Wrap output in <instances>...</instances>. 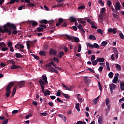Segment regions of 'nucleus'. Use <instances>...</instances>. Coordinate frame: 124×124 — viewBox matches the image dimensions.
<instances>
[{"label": "nucleus", "mask_w": 124, "mask_h": 124, "mask_svg": "<svg viewBox=\"0 0 124 124\" xmlns=\"http://www.w3.org/2000/svg\"><path fill=\"white\" fill-rule=\"evenodd\" d=\"M7 26L9 28V30H11V31H14L12 32L13 34H16V33H18V31L16 30H17V27H16V25L13 23H11L10 22L7 23Z\"/></svg>", "instance_id": "nucleus-1"}, {"label": "nucleus", "mask_w": 124, "mask_h": 124, "mask_svg": "<svg viewBox=\"0 0 124 124\" xmlns=\"http://www.w3.org/2000/svg\"><path fill=\"white\" fill-rule=\"evenodd\" d=\"M3 28L0 27V32H2V33H4V32H7L8 33V35H11V34L12 33V32L11 31V29H9L8 28V26H7V23H6V25H4L3 26Z\"/></svg>", "instance_id": "nucleus-2"}, {"label": "nucleus", "mask_w": 124, "mask_h": 124, "mask_svg": "<svg viewBox=\"0 0 124 124\" xmlns=\"http://www.w3.org/2000/svg\"><path fill=\"white\" fill-rule=\"evenodd\" d=\"M14 86V82H11L6 87V92H11V88Z\"/></svg>", "instance_id": "nucleus-3"}, {"label": "nucleus", "mask_w": 124, "mask_h": 124, "mask_svg": "<svg viewBox=\"0 0 124 124\" xmlns=\"http://www.w3.org/2000/svg\"><path fill=\"white\" fill-rule=\"evenodd\" d=\"M87 46L88 47H89V48H99V46L96 43H94L93 45H92V44L88 43L87 44Z\"/></svg>", "instance_id": "nucleus-4"}, {"label": "nucleus", "mask_w": 124, "mask_h": 124, "mask_svg": "<svg viewBox=\"0 0 124 124\" xmlns=\"http://www.w3.org/2000/svg\"><path fill=\"white\" fill-rule=\"evenodd\" d=\"M18 89L25 87V81H20L17 84Z\"/></svg>", "instance_id": "nucleus-5"}, {"label": "nucleus", "mask_w": 124, "mask_h": 124, "mask_svg": "<svg viewBox=\"0 0 124 124\" xmlns=\"http://www.w3.org/2000/svg\"><path fill=\"white\" fill-rule=\"evenodd\" d=\"M109 86L110 93H113V91L116 90V85L114 84L113 83H112L111 84H109Z\"/></svg>", "instance_id": "nucleus-6"}, {"label": "nucleus", "mask_w": 124, "mask_h": 124, "mask_svg": "<svg viewBox=\"0 0 124 124\" xmlns=\"http://www.w3.org/2000/svg\"><path fill=\"white\" fill-rule=\"evenodd\" d=\"M119 73H116L114 77V79L112 80L113 83L114 84H116L117 82H118L119 80Z\"/></svg>", "instance_id": "nucleus-7"}, {"label": "nucleus", "mask_w": 124, "mask_h": 124, "mask_svg": "<svg viewBox=\"0 0 124 124\" xmlns=\"http://www.w3.org/2000/svg\"><path fill=\"white\" fill-rule=\"evenodd\" d=\"M108 32H112L113 34H115V33H117V28H109L108 30Z\"/></svg>", "instance_id": "nucleus-8"}, {"label": "nucleus", "mask_w": 124, "mask_h": 124, "mask_svg": "<svg viewBox=\"0 0 124 124\" xmlns=\"http://www.w3.org/2000/svg\"><path fill=\"white\" fill-rule=\"evenodd\" d=\"M49 54L50 55H54L56 56L58 54V51L55 49H50L49 50Z\"/></svg>", "instance_id": "nucleus-9"}, {"label": "nucleus", "mask_w": 124, "mask_h": 124, "mask_svg": "<svg viewBox=\"0 0 124 124\" xmlns=\"http://www.w3.org/2000/svg\"><path fill=\"white\" fill-rule=\"evenodd\" d=\"M115 9L116 11L121 10V4L119 1L116 3Z\"/></svg>", "instance_id": "nucleus-10"}, {"label": "nucleus", "mask_w": 124, "mask_h": 124, "mask_svg": "<svg viewBox=\"0 0 124 124\" xmlns=\"http://www.w3.org/2000/svg\"><path fill=\"white\" fill-rule=\"evenodd\" d=\"M84 83H85V84L86 85H87V86H88L89 84H90V83H91V80L89 79V78H88L87 77H85L84 78Z\"/></svg>", "instance_id": "nucleus-11"}, {"label": "nucleus", "mask_w": 124, "mask_h": 124, "mask_svg": "<svg viewBox=\"0 0 124 124\" xmlns=\"http://www.w3.org/2000/svg\"><path fill=\"white\" fill-rule=\"evenodd\" d=\"M29 24H31L33 27H36L38 26V23L34 20H31L29 21Z\"/></svg>", "instance_id": "nucleus-12"}, {"label": "nucleus", "mask_w": 124, "mask_h": 124, "mask_svg": "<svg viewBox=\"0 0 124 124\" xmlns=\"http://www.w3.org/2000/svg\"><path fill=\"white\" fill-rule=\"evenodd\" d=\"M39 83L40 84V86H41V87H42V86L44 87V85L47 84L45 81L42 80L41 79H39Z\"/></svg>", "instance_id": "nucleus-13"}, {"label": "nucleus", "mask_w": 124, "mask_h": 124, "mask_svg": "<svg viewBox=\"0 0 124 124\" xmlns=\"http://www.w3.org/2000/svg\"><path fill=\"white\" fill-rule=\"evenodd\" d=\"M18 68H21V66L15 65V64H14L11 67V69H18Z\"/></svg>", "instance_id": "nucleus-14"}, {"label": "nucleus", "mask_w": 124, "mask_h": 124, "mask_svg": "<svg viewBox=\"0 0 124 124\" xmlns=\"http://www.w3.org/2000/svg\"><path fill=\"white\" fill-rule=\"evenodd\" d=\"M42 78L44 82L46 83V84H48V81L47 80V76L46 75H43L42 76Z\"/></svg>", "instance_id": "nucleus-15"}, {"label": "nucleus", "mask_w": 124, "mask_h": 124, "mask_svg": "<svg viewBox=\"0 0 124 124\" xmlns=\"http://www.w3.org/2000/svg\"><path fill=\"white\" fill-rule=\"evenodd\" d=\"M66 37L69 40V41H72V42H74V41H73V36L68 35H66Z\"/></svg>", "instance_id": "nucleus-16"}, {"label": "nucleus", "mask_w": 124, "mask_h": 124, "mask_svg": "<svg viewBox=\"0 0 124 124\" xmlns=\"http://www.w3.org/2000/svg\"><path fill=\"white\" fill-rule=\"evenodd\" d=\"M62 86L66 91H71V89H72V86H71L70 88L67 87L65 85L63 84V83L62 84Z\"/></svg>", "instance_id": "nucleus-17"}, {"label": "nucleus", "mask_w": 124, "mask_h": 124, "mask_svg": "<svg viewBox=\"0 0 124 124\" xmlns=\"http://www.w3.org/2000/svg\"><path fill=\"white\" fill-rule=\"evenodd\" d=\"M16 57L17 58V59H23V58H24V56H23L22 54L18 53H16Z\"/></svg>", "instance_id": "nucleus-18"}, {"label": "nucleus", "mask_w": 124, "mask_h": 124, "mask_svg": "<svg viewBox=\"0 0 124 124\" xmlns=\"http://www.w3.org/2000/svg\"><path fill=\"white\" fill-rule=\"evenodd\" d=\"M78 21L79 22V23H81V24H82L83 26H85V25H86V21L83 20V18H79L78 19Z\"/></svg>", "instance_id": "nucleus-19"}, {"label": "nucleus", "mask_w": 124, "mask_h": 124, "mask_svg": "<svg viewBox=\"0 0 124 124\" xmlns=\"http://www.w3.org/2000/svg\"><path fill=\"white\" fill-rule=\"evenodd\" d=\"M98 123L99 124H103V118H102V117L100 116L98 118Z\"/></svg>", "instance_id": "nucleus-20"}, {"label": "nucleus", "mask_w": 124, "mask_h": 124, "mask_svg": "<svg viewBox=\"0 0 124 124\" xmlns=\"http://www.w3.org/2000/svg\"><path fill=\"white\" fill-rule=\"evenodd\" d=\"M90 25H92L91 28L93 29H97V27L95 26V22L94 21H92V22H90Z\"/></svg>", "instance_id": "nucleus-21"}, {"label": "nucleus", "mask_w": 124, "mask_h": 124, "mask_svg": "<svg viewBox=\"0 0 124 124\" xmlns=\"http://www.w3.org/2000/svg\"><path fill=\"white\" fill-rule=\"evenodd\" d=\"M114 53L115 54V58L116 59H118V56H119V52L118 51V49L117 48H115L114 49Z\"/></svg>", "instance_id": "nucleus-22"}, {"label": "nucleus", "mask_w": 124, "mask_h": 124, "mask_svg": "<svg viewBox=\"0 0 124 124\" xmlns=\"http://www.w3.org/2000/svg\"><path fill=\"white\" fill-rule=\"evenodd\" d=\"M74 42H76V43H78V42H79L80 40L79 39V38L77 37H73V38Z\"/></svg>", "instance_id": "nucleus-23"}, {"label": "nucleus", "mask_w": 124, "mask_h": 124, "mask_svg": "<svg viewBox=\"0 0 124 124\" xmlns=\"http://www.w3.org/2000/svg\"><path fill=\"white\" fill-rule=\"evenodd\" d=\"M50 93L51 91L49 90H46L45 91V93H44V95H45V96H47V95H50Z\"/></svg>", "instance_id": "nucleus-24"}, {"label": "nucleus", "mask_w": 124, "mask_h": 124, "mask_svg": "<svg viewBox=\"0 0 124 124\" xmlns=\"http://www.w3.org/2000/svg\"><path fill=\"white\" fill-rule=\"evenodd\" d=\"M89 39L91 40H96V37H95V36L92 34L89 35Z\"/></svg>", "instance_id": "nucleus-25"}, {"label": "nucleus", "mask_w": 124, "mask_h": 124, "mask_svg": "<svg viewBox=\"0 0 124 124\" xmlns=\"http://www.w3.org/2000/svg\"><path fill=\"white\" fill-rule=\"evenodd\" d=\"M98 62H104V58H98L97 59Z\"/></svg>", "instance_id": "nucleus-26"}, {"label": "nucleus", "mask_w": 124, "mask_h": 124, "mask_svg": "<svg viewBox=\"0 0 124 124\" xmlns=\"http://www.w3.org/2000/svg\"><path fill=\"white\" fill-rule=\"evenodd\" d=\"M63 55H64V53L63 52V51H61L58 53V55L57 56V57H58L59 59H61V58H62V56H63Z\"/></svg>", "instance_id": "nucleus-27"}, {"label": "nucleus", "mask_w": 124, "mask_h": 124, "mask_svg": "<svg viewBox=\"0 0 124 124\" xmlns=\"http://www.w3.org/2000/svg\"><path fill=\"white\" fill-rule=\"evenodd\" d=\"M3 47H6V45L4 42L0 43V49L3 48Z\"/></svg>", "instance_id": "nucleus-28"}, {"label": "nucleus", "mask_w": 124, "mask_h": 124, "mask_svg": "<svg viewBox=\"0 0 124 124\" xmlns=\"http://www.w3.org/2000/svg\"><path fill=\"white\" fill-rule=\"evenodd\" d=\"M40 24H48V21L46 19L41 20L39 21Z\"/></svg>", "instance_id": "nucleus-29"}, {"label": "nucleus", "mask_w": 124, "mask_h": 124, "mask_svg": "<svg viewBox=\"0 0 124 124\" xmlns=\"http://www.w3.org/2000/svg\"><path fill=\"white\" fill-rule=\"evenodd\" d=\"M69 19H71L70 20L71 23H74V22H76V21H77V20H76V18H75L73 16H71Z\"/></svg>", "instance_id": "nucleus-30"}, {"label": "nucleus", "mask_w": 124, "mask_h": 124, "mask_svg": "<svg viewBox=\"0 0 124 124\" xmlns=\"http://www.w3.org/2000/svg\"><path fill=\"white\" fill-rule=\"evenodd\" d=\"M111 109L110 107H108V108L106 109V116H107V115H108V113H109V112H110V110Z\"/></svg>", "instance_id": "nucleus-31"}, {"label": "nucleus", "mask_w": 124, "mask_h": 124, "mask_svg": "<svg viewBox=\"0 0 124 124\" xmlns=\"http://www.w3.org/2000/svg\"><path fill=\"white\" fill-rule=\"evenodd\" d=\"M120 89L122 91H124V82L120 83Z\"/></svg>", "instance_id": "nucleus-32"}, {"label": "nucleus", "mask_w": 124, "mask_h": 124, "mask_svg": "<svg viewBox=\"0 0 124 124\" xmlns=\"http://www.w3.org/2000/svg\"><path fill=\"white\" fill-rule=\"evenodd\" d=\"M8 49H9V48L4 46L2 48H0V50H1V51H2V52H5L7 51Z\"/></svg>", "instance_id": "nucleus-33"}, {"label": "nucleus", "mask_w": 124, "mask_h": 124, "mask_svg": "<svg viewBox=\"0 0 124 124\" xmlns=\"http://www.w3.org/2000/svg\"><path fill=\"white\" fill-rule=\"evenodd\" d=\"M109 102H110V100H109V98H107L106 101V105L107 106V107H110V104H109Z\"/></svg>", "instance_id": "nucleus-34"}, {"label": "nucleus", "mask_w": 124, "mask_h": 124, "mask_svg": "<svg viewBox=\"0 0 124 124\" xmlns=\"http://www.w3.org/2000/svg\"><path fill=\"white\" fill-rule=\"evenodd\" d=\"M80 104L79 103H77L76 105V109L78 111V112H80Z\"/></svg>", "instance_id": "nucleus-35"}, {"label": "nucleus", "mask_w": 124, "mask_h": 124, "mask_svg": "<svg viewBox=\"0 0 124 124\" xmlns=\"http://www.w3.org/2000/svg\"><path fill=\"white\" fill-rule=\"evenodd\" d=\"M115 65L116 66V67L117 69H118L119 71H121L122 68L120 64H115Z\"/></svg>", "instance_id": "nucleus-36"}, {"label": "nucleus", "mask_w": 124, "mask_h": 124, "mask_svg": "<svg viewBox=\"0 0 124 124\" xmlns=\"http://www.w3.org/2000/svg\"><path fill=\"white\" fill-rule=\"evenodd\" d=\"M37 31H39V32H41V31H44V29L42 27H38L37 28Z\"/></svg>", "instance_id": "nucleus-37"}, {"label": "nucleus", "mask_w": 124, "mask_h": 124, "mask_svg": "<svg viewBox=\"0 0 124 124\" xmlns=\"http://www.w3.org/2000/svg\"><path fill=\"white\" fill-rule=\"evenodd\" d=\"M53 65V62H51L46 64V67H51Z\"/></svg>", "instance_id": "nucleus-38"}, {"label": "nucleus", "mask_w": 124, "mask_h": 124, "mask_svg": "<svg viewBox=\"0 0 124 124\" xmlns=\"http://www.w3.org/2000/svg\"><path fill=\"white\" fill-rule=\"evenodd\" d=\"M39 55L45 57V56H46V52H45V51H41L39 52Z\"/></svg>", "instance_id": "nucleus-39"}, {"label": "nucleus", "mask_w": 124, "mask_h": 124, "mask_svg": "<svg viewBox=\"0 0 124 124\" xmlns=\"http://www.w3.org/2000/svg\"><path fill=\"white\" fill-rule=\"evenodd\" d=\"M7 62L8 64L9 63H11L12 64H15V61H13V60H8L7 61Z\"/></svg>", "instance_id": "nucleus-40"}, {"label": "nucleus", "mask_w": 124, "mask_h": 124, "mask_svg": "<svg viewBox=\"0 0 124 124\" xmlns=\"http://www.w3.org/2000/svg\"><path fill=\"white\" fill-rule=\"evenodd\" d=\"M113 76H114V74L113 73V72H110V73H109L108 74L109 78H110V79H112V78H113Z\"/></svg>", "instance_id": "nucleus-41"}, {"label": "nucleus", "mask_w": 124, "mask_h": 124, "mask_svg": "<svg viewBox=\"0 0 124 124\" xmlns=\"http://www.w3.org/2000/svg\"><path fill=\"white\" fill-rule=\"evenodd\" d=\"M31 56H32V57H33L34 59H35V60H39V57L37 55H34V54H31Z\"/></svg>", "instance_id": "nucleus-42"}, {"label": "nucleus", "mask_w": 124, "mask_h": 124, "mask_svg": "<svg viewBox=\"0 0 124 124\" xmlns=\"http://www.w3.org/2000/svg\"><path fill=\"white\" fill-rule=\"evenodd\" d=\"M97 32L98 33H100V34H103V31L100 29H98L97 30Z\"/></svg>", "instance_id": "nucleus-43"}, {"label": "nucleus", "mask_w": 124, "mask_h": 124, "mask_svg": "<svg viewBox=\"0 0 124 124\" xmlns=\"http://www.w3.org/2000/svg\"><path fill=\"white\" fill-rule=\"evenodd\" d=\"M105 7L102 8L100 12V14H103V15H104V14H105Z\"/></svg>", "instance_id": "nucleus-44"}, {"label": "nucleus", "mask_w": 124, "mask_h": 124, "mask_svg": "<svg viewBox=\"0 0 124 124\" xmlns=\"http://www.w3.org/2000/svg\"><path fill=\"white\" fill-rule=\"evenodd\" d=\"M108 44V43L106 41H104L101 43L102 46H105Z\"/></svg>", "instance_id": "nucleus-45"}, {"label": "nucleus", "mask_w": 124, "mask_h": 124, "mask_svg": "<svg viewBox=\"0 0 124 124\" xmlns=\"http://www.w3.org/2000/svg\"><path fill=\"white\" fill-rule=\"evenodd\" d=\"M81 49H82V46H81V44H78V53H80V52H81Z\"/></svg>", "instance_id": "nucleus-46"}, {"label": "nucleus", "mask_w": 124, "mask_h": 124, "mask_svg": "<svg viewBox=\"0 0 124 124\" xmlns=\"http://www.w3.org/2000/svg\"><path fill=\"white\" fill-rule=\"evenodd\" d=\"M13 45V43H12V42H8L7 43L8 47H9V48H10L11 47H12Z\"/></svg>", "instance_id": "nucleus-47"}, {"label": "nucleus", "mask_w": 124, "mask_h": 124, "mask_svg": "<svg viewBox=\"0 0 124 124\" xmlns=\"http://www.w3.org/2000/svg\"><path fill=\"white\" fill-rule=\"evenodd\" d=\"M11 93V91H6L5 93V95L7 97H9L10 94Z\"/></svg>", "instance_id": "nucleus-48"}, {"label": "nucleus", "mask_w": 124, "mask_h": 124, "mask_svg": "<svg viewBox=\"0 0 124 124\" xmlns=\"http://www.w3.org/2000/svg\"><path fill=\"white\" fill-rule=\"evenodd\" d=\"M98 62V61H97V59L94 61H92V64L93 65H96Z\"/></svg>", "instance_id": "nucleus-49"}, {"label": "nucleus", "mask_w": 124, "mask_h": 124, "mask_svg": "<svg viewBox=\"0 0 124 124\" xmlns=\"http://www.w3.org/2000/svg\"><path fill=\"white\" fill-rule=\"evenodd\" d=\"M55 68L51 67L48 68V70H49V72H54L55 71Z\"/></svg>", "instance_id": "nucleus-50"}, {"label": "nucleus", "mask_w": 124, "mask_h": 124, "mask_svg": "<svg viewBox=\"0 0 124 124\" xmlns=\"http://www.w3.org/2000/svg\"><path fill=\"white\" fill-rule=\"evenodd\" d=\"M53 61L57 62V63H59V62H60V60L57 57H53Z\"/></svg>", "instance_id": "nucleus-51"}, {"label": "nucleus", "mask_w": 124, "mask_h": 124, "mask_svg": "<svg viewBox=\"0 0 124 124\" xmlns=\"http://www.w3.org/2000/svg\"><path fill=\"white\" fill-rule=\"evenodd\" d=\"M62 95L65 97V98H66L67 99H68L69 98V96H68V94H65L64 93H62Z\"/></svg>", "instance_id": "nucleus-52"}, {"label": "nucleus", "mask_w": 124, "mask_h": 124, "mask_svg": "<svg viewBox=\"0 0 124 124\" xmlns=\"http://www.w3.org/2000/svg\"><path fill=\"white\" fill-rule=\"evenodd\" d=\"M19 43H20V42H18L17 44L16 45V46H15V48L16 49H18V50H20V44H19Z\"/></svg>", "instance_id": "nucleus-53"}, {"label": "nucleus", "mask_w": 124, "mask_h": 124, "mask_svg": "<svg viewBox=\"0 0 124 124\" xmlns=\"http://www.w3.org/2000/svg\"><path fill=\"white\" fill-rule=\"evenodd\" d=\"M107 4L109 7H111V5H112V2H111V0H108Z\"/></svg>", "instance_id": "nucleus-54"}, {"label": "nucleus", "mask_w": 124, "mask_h": 124, "mask_svg": "<svg viewBox=\"0 0 124 124\" xmlns=\"http://www.w3.org/2000/svg\"><path fill=\"white\" fill-rule=\"evenodd\" d=\"M106 66H107L108 70L109 71L110 70V64H109V62H106Z\"/></svg>", "instance_id": "nucleus-55"}, {"label": "nucleus", "mask_w": 124, "mask_h": 124, "mask_svg": "<svg viewBox=\"0 0 124 124\" xmlns=\"http://www.w3.org/2000/svg\"><path fill=\"white\" fill-rule=\"evenodd\" d=\"M86 122H83V121H78L77 123H76V124H86Z\"/></svg>", "instance_id": "nucleus-56"}, {"label": "nucleus", "mask_w": 124, "mask_h": 124, "mask_svg": "<svg viewBox=\"0 0 124 124\" xmlns=\"http://www.w3.org/2000/svg\"><path fill=\"white\" fill-rule=\"evenodd\" d=\"M28 6H30V7H35V5H34V4H33V3H29V4H28Z\"/></svg>", "instance_id": "nucleus-57"}, {"label": "nucleus", "mask_w": 124, "mask_h": 124, "mask_svg": "<svg viewBox=\"0 0 124 124\" xmlns=\"http://www.w3.org/2000/svg\"><path fill=\"white\" fill-rule=\"evenodd\" d=\"M59 21V23L61 25L62 23L63 22V19L62 18H59L58 19Z\"/></svg>", "instance_id": "nucleus-58"}, {"label": "nucleus", "mask_w": 124, "mask_h": 124, "mask_svg": "<svg viewBox=\"0 0 124 124\" xmlns=\"http://www.w3.org/2000/svg\"><path fill=\"white\" fill-rule=\"evenodd\" d=\"M98 2L101 4V6H104V2L102 1V0H99Z\"/></svg>", "instance_id": "nucleus-59"}, {"label": "nucleus", "mask_w": 124, "mask_h": 124, "mask_svg": "<svg viewBox=\"0 0 124 124\" xmlns=\"http://www.w3.org/2000/svg\"><path fill=\"white\" fill-rule=\"evenodd\" d=\"M16 91H17V86H16H16L14 87V88H13V93H16Z\"/></svg>", "instance_id": "nucleus-60"}, {"label": "nucleus", "mask_w": 124, "mask_h": 124, "mask_svg": "<svg viewBox=\"0 0 124 124\" xmlns=\"http://www.w3.org/2000/svg\"><path fill=\"white\" fill-rule=\"evenodd\" d=\"M98 85L99 86V89L100 90V91H102V86H101V84H100V82H98Z\"/></svg>", "instance_id": "nucleus-61"}, {"label": "nucleus", "mask_w": 124, "mask_h": 124, "mask_svg": "<svg viewBox=\"0 0 124 124\" xmlns=\"http://www.w3.org/2000/svg\"><path fill=\"white\" fill-rule=\"evenodd\" d=\"M119 35L121 39H124V34H123V33H120Z\"/></svg>", "instance_id": "nucleus-62"}, {"label": "nucleus", "mask_w": 124, "mask_h": 124, "mask_svg": "<svg viewBox=\"0 0 124 124\" xmlns=\"http://www.w3.org/2000/svg\"><path fill=\"white\" fill-rule=\"evenodd\" d=\"M86 8V6L85 5H81L78 7V9H84Z\"/></svg>", "instance_id": "nucleus-63"}, {"label": "nucleus", "mask_w": 124, "mask_h": 124, "mask_svg": "<svg viewBox=\"0 0 124 124\" xmlns=\"http://www.w3.org/2000/svg\"><path fill=\"white\" fill-rule=\"evenodd\" d=\"M2 124H8V119H6L5 120H3L2 121Z\"/></svg>", "instance_id": "nucleus-64"}]
</instances>
